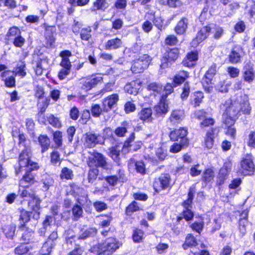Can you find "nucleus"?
<instances>
[{"label":"nucleus","mask_w":255,"mask_h":255,"mask_svg":"<svg viewBox=\"0 0 255 255\" xmlns=\"http://www.w3.org/2000/svg\"><path fill=\"white\" fill-rule=\"evenodd\" d=\"M207 113L204 109H200L194 112V118L200 121L199 128L202 130L208 129L204 138V145L208 149H211L215 143V137L218 136L220 132L219 127H213L216 123L215 120L212 117H206Z\"/></svg>","instance_id":"obj_1"},{"label":"nucleus","mask_w":255,"mask_h":255,"mask_svg":"<svg viewBox=\"0 0 255 255\" xmlns=\"http://www.w3.org/2000/svg\"><path fill=\"white\" fill-rule=\"evenodd\" d=\"M225 110L222 115L221 125L225 129V134L232 139L236 138L237 129L235 127L236 121L240 117L238 108L231 99L223 104Z\"/></svg>","instance_id":"obj_2"},{"label":"nucleus","mask_w":255,"mask_h":255,"mask_svg":"<svg viewBox=\"0 0 255 255\" xmlns=\"http://www.w3.org/2000/svg\"><path fill=\"white\" fill-rule=\"evenodd\" d=\"M19 196L21 198H29L27 206L30 211L33 213L32 218L38 220L40 218L41 203L42 199L36 194V191L33 187L29 186H23L22 189L19 190Z\"/></svg>","instance_id":"obj_3"},{"label":"nucleus","mask_w":255,"mask_h":255,"mask_svg":"<svg viewBox=\"0 0 255 255\" xmlns=\"http://www.w3.org/2000/svg\"><path fill=\"white\" fill-rule=\"evenodd\" d=\"M173 186L172 180L169 173H162L159 176L154 178L152 187L153 195H165V191L169 192Z\"/></svg>","instance_id":"obj_4"},{"label":"nucleus","mask_w":255,"mask_h":255,"mask_svg":"<svg viewBox=\"0 0 255 255\" xmlns=\"http://www.w3.org/2000/svg\"><path fill=\"white\" fill-rule=\"evenodd\" d=\"M146 90L149 92V96L152 99L157 101L162 97H168L172 94L171 86L170 83H167L165 85L162 84L152 82L146 85Z\"/></svg>","instance_id":"obj_5"},{"label":"nucleus","mask_w":255,"mask_h":255,"mask_svg":"<svg viewBox=\"0 0 255 255\" xmlns=\"http://www.w3.org/2000/svg\"><path fill=\"white\" fill-rule=\"evenodd\" d=\"M121 244L119 241L114 237L106 238L104 242L96 245V255H112L119 249Z\"/></svg>","instance_id":"obj_6"},{"label":"nucleus","mask_w":255,"mask_h":255,"mask_svg":"<svg viewBox=\"0 0 255 255\" xmlns=\"http://www.w3.org/2000/svg\"><path fill=\"white\" fill-rule=\"evenodd\" d=\"M180 48L177 47H167L160 58L161 69L168 68L181 58Z\"/></svg>","instance_id":"obj_7"},{"label":"nucleus","mask_w":255,"mask_h":255,"mask_svg":"<svg viewBox=\"0 0 255 255\" xmlns=\"http://www.w3.org/2000/svg\"><path fill=\"white\" fill-rule=\"evenodd\" d=\"M254 156L252 153H246L240 160L237 173L243 176H252L255 172Z\"/></svg>","instance_id":"obj_8"},{"label":"nucleus","mask_w":255,"mask_h":255,"mask_svg":"<svg viewBox=\"0 0 255 255\" xmlns=\"http://www.w3.org/2000/svg\"><path fill=\"white\" fill-rule=\"evenodd\" d=\"M59 56L61 58L59 65L62 68L59 71L57 77L60 80H63L70 73L72 64L70 58L72 56V53L70 50L65 49L59 52Z\"/></svg>","instance_id":"obj_9"},{"label":"nucleus","mask_w":255,"mask_h":255,"mask_svg":"<svg viewBox=\"0 0 255 255\" xmlns=\"http://www.w3.org/2000/svg\"><path fill=\"white\" fill-rule=\"evenodd\" d=\"M104 82V78L101 73H93L91 75L82 77L80 82V88L82 91L87 92L101 84Z\"/></svg>","instance_id":"obj_10"},{"label":"nucleus","mask_w":255,"mask_h":255,"mask_svg":"<svg viewBox=\"0 0 255 255\" xmlns=\"http://www.w3.org/2000/svg\"><path fill=\"white\" fill-rule=\"evenodd\" d=\"M89 153V155L86 159V164L88 167L108 169L109 163L104 154L96 151Z\"/></svg>","instance_id":"obj_11"},{"label":"nucleus","mask_w":255,"mask_h":255,"mask_svg":"<svg viewBox=\"0 0 255 255\" xmlns=\"http://www.w3.org/2000/svg\"><path fill=\"white\" fill-rule=\"evenodd\" d=\"M33 61L35 63L34 72L37 76H41L47 69L44 67V64H48L49 59L47 56L44 55L41 49L34 50L32 53Z\"/></svg>","instance_id":"obj_12"},{"label":"nucleus","mask_w":255,"mask_h":255,"mask_svg":"<svg viewBox=\"0 0 255 255\" xmlns=\"http://www.w3.org/2000/svg\"><path fill=\"white\" fill-rule=\"evenodd\" d=\"M152 60V58L148 54H143L132 61L130 70L133 74L142 73L148 68Z\"/></svg>","instance_id":"obj_13"},{"label":"nucleus","mask_w":255,"mask_h":255,"mask_svg":"<svg viewBox=\"0 0 255 255\" xmlns=\"http://www.w3.org/2000/svg\"><path fill=\"white\" fill-rule=\"evenodd\" d=\"M217 64L213 63L205 73L202 81V85L207 93H210L213 89V79L218 72Z\"/></svg>","instance_id":"obj_14"},{"label":"nucleus","mask_w":255,"mask_h":255,"mask_svg":"<svg viewBox=\"0 0 255 255\" xmlns=\"http://www.w3.org/2000/svg\"><path fill=\"white\" fill-rule=\"evenodd\" d=\"M6 36L8 40H11L12 44L16 48H22L26 42L25 38L22 36L21 30L16 26L9 27Z\"/></svg>","instance_id":"obj_15"},{"label":"nucleus","mask_w":255,"mask_h":255,"mask_svg":"<svg viewBox=\"0 0 255 255\" xmlns=\"http://www.w3.org/2000/svg\"><path fill=\"white\" fill-rule=\"evenodd\" d=\"M188 129L186 127H181L179 128H173L170 131L168 136L172 142H180L189 144V139L188 138Z\"/></svg>","instance_id":"obj_16"},{"label":"nucleus","mask_w":255,"mask_h":255,"mask_svg":"<svg viewBox=\"0 0 255 255\" xmlns=\"http://www.w3.org/2000/svg\"><path fill=\"white\" fill-rule=\"evenodd\" d=\"M40 169L39 164L25 167V172L20 179L21 183L27 184L25 186H29L32 187V185L37 182V171Z\"/></svg>","instance_id":"obj_17"},{"label":"nucleus","mask_w":255,"mask_h":255,"mask_svg":"<svg viewBox=\"0 0 255 255\" xmlns=\"http://www.w3.org/2000/svg\"><path fill=\"white\" fill-rule=\"evenodd\" d=\"M32 149H22L18 154L17 163L20 171L25 167L39 164L38 162L32 160Z\"/></svg>","instance_id":"obj_18"},{"label":"nucleus","mask_w":255,"mask_h":255,"mask_svg":"<svg viewBox=\"0 0 255 255\" xmlns=\"http://www.w3.org/2000/svg\"><path fill=\"white\" fill-rule=\"evenodd\" d=\"M168 97H162L157 100L158 102L153 106V115L155 118H163L169 111V100Z\"/></svg>","instance_id":"obj_19"},{"label":"nucleus","mask_w":255,"mask_h":255,"mask_svg":"<svg viewBox=\"0 0 255 255\" xmlns=\"http://www.w3.org/2000/svg\"><path fill=\"white\" fill-rule=\"evenodd\" d=\"M212 23H208L206 25L200 27L196 33L195 37L192 39V42L197 46L200 43L208 39L212 33Z\"/></svg>","instance_id":"obj_20"},{"label":"nucleus","mask_w":255,"mask_h":255,"mask_svg":"<svg viewBox=\"0 0 255 255\" xmlns=\"http://www.w3.org/2000/svg\"><path fill=\"white\" fill-rule=\"evenodd\" d=\"M104 179L109 186L112 187L116 186L118 182L124 183L128 180L125 171L122 168L117 170L116 175L106 176Z\"/></svg>","instance_id":"obj_21"},{"label":"nucleus","mask_w":255,"mask_h":255,"mask_svg":"<svg viewBox=\"0 0 255 255\" xmlns=\"http://www.w3.org/2000/svg\"><path fill=\"white\" fill-rule=\"evenodd\" d=\"M199 58V52L197 50H191L187 52L183 58L181 64L185 67L192 69L197 65Z\"/></svg>","instance_id":"obj_22"},{"label":"nucleus","mask_w":255,"mask_h":255,"mask_svg":"<svg viewBox=\"0 0 255 255\" xmlns=\"http://www.w3.org/2000/svg\"><path fill=\"white\" fill-rule=\"evenodd\" d=\"M12 136L17 138V144L20 147H23V149H32L31 140L27 137V135L20 129H16L12 131Z\"/></svg>","instance_id":"obj_23"},{"label":"nucleus","mask_w":255,"mask_h":255,"mask_svg":"<svg viewBox=\"0 0 255 255\" xmlns=\"http://www.w3.org/2000/svg\"><path fill=\"white\" fill-rule=\"evenodd\" d=\"M72 31L75 35L80 34V37L83 41H88L92 38L91 27L87 26L80 30V24L78 21L75 22L73 24Z\"/></svg>","instance_id":"obj_24"},{"label":"nucleus","mask_w":255,"mask_h":255,"mask_svg":"<svg viewBox=\"0 0 255 255\" xmlns=\"http://www.w3.org/2000/svg\"><path fill=\"white\" fill-rule=\"evenodd\" d=\"M244 53V48L242 45L240 44L234 45L228 56L229 62L232 64L240 63Z\"/></svg>","instance_id":"obj_25"},{"label":"nucleus","mask_w":255,"mask_h":255,"mask_svg":"<svg viewBox=\"0 0 255 255\" xmlns=\"http://www.w3.org/2000/svg\"><path fill=\"white\" fill-rule=\"evenodd\" d=\"M189 77V72L184 70H180L175 74L172 78V83H170L172 93L174 92V88L184 84Z\"/></svg>","instance_id":"obj_26"},{"label":"nucleus","mask_w":255,"mask_h":255,"mask_svg":"<svg viewBox=\"0 0 255 255\" xmlns=\"http://www.w3.org/2000/svg\"><path fill=\"white\" fill-rule=\"evenodd\" d=\"M185 117V110L181 108L173 109L168 118L167 121L172 125L181 124Z\"/></svg>","instance_id":"obj_27"},{"label":"nucleus","mask_w":255,"mask_h":255,"mask_svg":"<svg viewBox=\"0 0 255 255\" xmlns=\"http://www.w3.org/2000/svg\"><path fill=\"white\" fill-rule=\"evenodd\" d=\"M242 79L248 83H252L255 79V70L254 64L248 61L243 67Z\"/></svg>","instance_id":"obj_28"},{"label":"nucleus","mask_w":255,"mask_h":255,"mask_svg":"<svg viewBox=\"0 0 255 255\" xmlns=\"http://www.w3.org/2000/svg\"><path fill=\"white\" fill-rule=\"evenodd\" d=\"M100 135L91 132H86L83 136V142L86 148H92L96 145L102 144L99 140Z\"/></svg>","instance_id":"obj_29"},{"label":"nucleus","mask_w":255,"mask_h":255,"mask_svg":"<svg viewBox=\"0 0 255 255\" xmlns=\"http://www.w3.org/2000/svg\"><path fill=\"white\" fill-rule=\"evenodd\" d=\"M119 100V96L117 93L112 94L105 97L102 102V106L104 108V113L110 112L115 105L117 104Z\"/></svg>","instance_id":"obj_30"},{"label":"nucleus","mask_w":255,"mask_h":255,"mask_svg":"<svg viewBox=\"0 0 255 255\" xmlns=\"http://www.w3.org/2000/svg\"><path fill=\"white\" fill-rule=\"evenodd\" d=\"M18 230L22 232L20 237V240L22 242L27 244L33 242L35 235V226L33 228L32 227L27 226L24 228H18Z\"/></svg>","instance_id":"obj_31"},{"label":"nucleus","mask_w":255,"mask_h":255,"mask_svg":"<svg viewBox=\"0 0 255 255\" xmlns=\"http://www.w3.org/2000/svg\"><path fill=\"white\" fill-rule=\"evenodd\" d=\"M145 16L151 21L154 25L158 30L161 31L164 28V19L161 16H157L156 14V12L154 11H150L147 12L145 14Z\"/></svg>","instance_id":"obj_32"},{"label":"nucleus","mask_w":255,"mask_h":255,"mask_svg":"<svg viewBox=\"0 0 255 255\" xmlns=\"http://www.w3.org/2000/svg\"><path fill=\"white\" fill-rule=\"evenodd\" d=\"M153 114L151 107L142 108L137 113V117L138 120L143 123H150L153 120Z\"/></svg>","instance_id":"obj_33"},{"label":"nucleus","mask_w":255,"mask_h":255,"mask_svg":"<svg viewBox=\"0 0 255 255\" xmlns=\"http://www.w3.org/2000/svg\"><path fill=\"white\" fill-rule=\"evenodd\" d=\"M249 210L245 209L243 210L240 214V218L239 219V230L240 236L242 237L246 233V227L248 222Z\"/></svg>","instance_id":"obj_34"},{"label":"nucleus","mask_w":255,"mask_h":255,"mask_svg":"<svg viewBox=\"0 0 255 255\" xmlns=\"http://www.w3.org/2000/svg\"><path fill=\"white\" fill-rule=\"evenodd\" d=\"M123 42L122 40L116 37L108 39L104 44V49L106 50H115L120 49L123 47Z\"/></svg>","instance_id":"obj_35"},{"label":"nucleus","mask_w":255,"mask_h":255,"mask_svg":"<svg viewBox=\"0 0 255 255\" xmlns=\"http://www.w3.org/2000/svg\"><path fill=\"white\" fill-rule=\"evenodd\" d=\"M33 213L30 211H27L24 209H21L19 211V215L18 221L19 224L18 228H24L28 226V223L30 221L31 215L32 216Z\"/></svg>","instance_id":"obj_36"},{"label":"nucleus","mask_w":255,"mask_h":255,"mask_svg":"<svg viewBox=\"0 0 255 255\" xmlns=\"http://www.w3.org/2000/svg\"><path fill=\"white\" fill-rule=\"evenodd\" d=\"M50 99L49 97H45L44 100L42 101V104L38 108L37 113V120L39 123L45 124L46 119L44 113L47 109L50 104Z\"/></svg>","instance_id":"obj_37"},{"label":"nucleus","mask_w":255,"mask_h":255,"mask_svg":"<svg viewBox=\"0 0 255 255\" xmlns=\"http://www.w3.org/2000/svg\"><path fill=\"white\" fill-rule=\"evenodd\" d=\"M188 25L187 17H182L174 27V31L178 35H183L186 33Z\"/></svg>","instance_id":"obj_38"},{"label":"nucleus","mask_w":255,"mask_h":255,"mask_svg":"<svg viewBox=\"0 0 255 255\" xmlns=\"http://www.w3.org/2000/svg\"><path fill=\"white\" fill-rule=\"evenodd\" d=\"M239 104L238 111L240 116L241 115L248 116L251 114L252 108L248 97L241 100Z\"/></svg>","instance_id":"obj_39"},{"label":"nucleus","mask_w":255,"mask_h":255,"mask_svg":"<svg viewBox=\"0 0 255 255\" xmlns=\"http://www.w3.org/2000/svg\"><path fill=\"white\" fill-rule=\"evenodd\" d=\"M37 141L41 147L40 151L42 153L45 152L50 148V139L47 134H39L37 137Z\"/></svg>","instance_id":"obj_40"},{"label":"nucleus","mask_w":255,"mask_h":255,"mask_svg":"<svg viewBox=\"0 0 255 255\" xmlns=\"http://www.w3.org/2000/svg\"><path fill=\"white\" fill-rule=\"evenodd\" d=\"M198 245V241L196 237L192 234L189 233L186 236L182 248L184 250H187L190 248H195Z\"/></svg>","instance_id":"obj_41"},{"label":"nucleus","mask_w":255,"mask_h":255,"mask_svg":"<svg viewBox=\"0 0 255 255\" xmlns=\"http://www.w3.org/2000/svg\"><path fill=\"white\" fill-rule=\"evenodd\" d=\"M146 237L144 231L138 227L133 228L131 239L133 243L136 244L143 242Z\"/></svg>","instance_id":"obj_42"},{"label":"nucleus","mask_w":255,"mask_h":255,"mask_svg":"<svg viewBox=\"0 0 255 255\" xmlns=\"http://www.w3.org/2000/svg\"><path fill=\"white\" fill-rule=\"evenodd\" d=\"M129 166H134L136 172L144 175L146 173V168L144 162L142 160H136L134 158H130L128 163Z\"/></svg>","instance_id":"obj_43"},{"label":"nucleus","mask_w":255,"mask_h":255,"mask_svg":"<svg viewBox=\"0 0 255 255\" xmlns=\"http://www.w3.org/2000/svg\"><path fill=\"white\" fill-rule=\"evenodd\" d=\"M26 62L23 60H19L16 66L14 68L12 73L15 76L22 78L26 75Z\"/></svg>","instance_id":"obj_44"},{"label":"nucleus","mask_w":255,"mask_h":255,"mask_svg":"<svg viewBox=\"0 0 255 255\" xmlns=\"http://www.w3.org/2000/svg\"><path fill=\"white\" fill-rule=\"evenodd\" d=\"M204 98V94L203 92L197 91L194 92L190 99V104L193 107L196 108L199 107L202 103Z\"/></svg>","instance_id":"obj_45"},{"label":"nucleus","mask_w":255,"mask_h":255,"mask_svg":"<svg viewBox=\"0 0 255 255\" xmlns=\"http://www.w3.org/2000/svg\"><path fill=\"white\" fill-rule=\"evenodd\" d=\"M9 72V70L3 71L1 73L0 76L1 78V80L4 82L5 87L7 88H13L16 86L15 76L13 75L6 78V75Z\"/></svg>","instance_id":"obj_46"},{"label":"nucleus","mask_w":255,"mask_h":255,"mask_svg":"<svg viewBox=\"0 0 255 255\" xmlns=\"http://www.w3.org/2000/svg\"><path fill=\"white\" fill-rule=\"evenodd\" d=\"M197 218L198 220L191 224L189 227L193 232L200 235L204 227V220L202 216H198Z\"/></svg>","instance_id":"obj_47"},{"label":"nucleus","mask_w":255,"mask_h":255,"mask_svg":"<svg viewBox=\"0 0 255 255\" xmlns=\"http://www.w3.org/2000/svg\"><path fill=\"white\" fill-rule=\"evenodd\" d=\"M100 170L97 168L89 167L88 171L87 180L89 183L93 184L98 179L101 180L102 179L99 178Z\"/></svg>","instance_id":"obj_48"},{"label":"nucleus","mask_w":255,"mask_h":255,"mask_svg":"<svg viewBox=\"0 0 255 255\" xmlns=\"http://www.w3.org/2000/svg\"><path fill=\"white\" fill-rule=\"evenodd\" d=\"M98 218L100 219L99 227L103 229L110 226L113 220L112 213L101 214L98 216Z\"/></svg>","instance_id":"obj_49"},{"label":"nucleus","mask_w":255,"mask_h":255,"mask_svg":"<svg viewBox=\"0 0 255 255\" xmlns=\"http://www.w3.org/2000/svg\"><path fill=\"white\" fill-rule=\"evenodd\" d=\"M27 244L22 242L19 243L14 249L13 253L15 255H28L32 254L30 252V248Z\"/></svg>","instance_id":"obj_50"},{"label":"nucleus","mask_w":255,"mask_h":255,"mask_svg":"<svg viewBox=\"0 0 255 255\" xmlns=\"http://www.w3.org/2000/svg\"><path fill=\"white\" fill-rule=\"evenodd\" d=\"M142 210L139 204L135 200L132 201L125 208V214L128 217H131L134 212Z\"/></svg>","instance_id":"obj_51"},{"label":"nucleus","mask_w":255,"mask_h":255,"mask_svg":"<svg viewBox=\"0 0 255 255\" xmlns=\"http://www.w3.org/2000/svg\"><path fill=\"white\" fill-rule=\"evenodd\" d=\"M120 154L121 151L118 148V145H117L109 148L108 155L113 159L114 162L117 163L118 165L120 164Z\"/></svg>","instance_id":"obj_52"},{"label":"nucleus","mask_w":255,"mask_h":255,"mask_svg":"<svg viewBox=\"0 0 255 255\" xmlns=\"http://www.w3.org/2000/svg\"><path fill=\"white\" fill-rule=\"evenodd\" d=\"M215 177V172L211 167H208L204 169L201 180L205 184L212 182Z\"/></svg>","instance_id":"obj_53"},{"label":"nucleus","mask_w":255,"mask_h":255,"mask_svg":"<svg viewBox=\"0 0 255 255\" xmlns=\"http://www.w3.org/2000/svg\"><path fill=\"white\" fill-rule=\"evenodd\" d=\"M49 27H50L46 29L45 33V47L47 48L53 47L56 41V38L54 35V33L49 29Z\"/></svg>","instance_id":"obj_54"},{"label":"nucleus","mask_w":255,"mask_h":255,"mask_svg":"<svg viewBox=\"0 0 255 255\" xmlns=\"http://www.w3.org/2000/svg\"><path fill=\"white\" fill-rule=\"evenodd\" d=\"M181 205L184 208L180 215H182L184 219L187 222L192 221L194 217V212L192 210V206H187L186 205L182 204Z\"/></svg>","instance_id":"obj_55"},{"label":"nucleus","mask_w":255,"mask_h":255,"mask_svg":"<svg viewBox=\"0 0 255 255\" xmlns=\"http://www.w3.org/2000/svg\"><path fill=\"white\" fill-rule=\"evenodd\" d=\"M247 2L251 4L245 5V14L248 16L249 19H251L255 17V0H248Z\"/></svg>","instance_id":"obj_56"},{"label":"nucleus","mask_w":255,"mask_h":255,"mask_svg":"<svg viewBox=\"0 0 255 255\" xmlns=\"http://www.w3.org/2000/svg\"><path fill=\"white\" fill-rule=\"evenodd\" d=\"M128 123L127 121L123 122L120 126L117 127L115 130V135L118 137H124L128 132Z\"/></svg>","instance_id":"obj_57"},{"label":"nucleus","mask_w":255,"mask_h":255,"mask_svg":"<svg viewBox=\"0 0 255 255\" xmlns=\"http://www.w3.org/2000/svg\"><path fill=\"white\" fill-rule=\"evenodd\" d=\"M164 43L167 47H176L179 44V39L177 35L170 34L165 36Z\"/></svg>","instance_id":"obj_58"},{"label":"nucleus","mask_w":255,"mask_h":255,"mask_svg":"<svg viewBox=\"0 0 255 255\" xmlns=\"http://www.w3.org/2000/svg\"><path fill=\"white\" fill-rule=\"evenodd\" d=\"M5 237L9 240H13L15 235L16 227L13 225H5L2 228Z\"/></svg>","instance_id":"obj_59"},{"label":"nucleus","mask_w":255,"mask_h":255,"mask_svg":"<svg viewBox=\"0 0 255 255\" xmlns=\"http://www.w3.org/2000/svg\"><path fill=\"white\" fill-rule=\"evenodd\" d=\"M53 140L57 148L61 147L63 145V132L62 131L57 130H52Z\"/></svg>","instance_id":"obj_60"},{"label":"nucleus","mask_w":255,"mask_h":255,"mask_svg":"<svg viewBox=\"0 0 255 255\" xmlns=\"http://www.w3.org/2000/svg\"><path fill=\"white\" fill-rule=\"evenodd\" d=\"M73 221H78L83 216V209L82 207L77 204H74L71 209Z\"/></svg>","instance_id":"obj_61"},{"label":"nucleus","mask_w":255,"mask_h":255,"mask_svg":"<svg viewBox=\"0 0 255 255\" xmlns=\"http://www.w3.org/2000/svg\"><path fill=\"white\" fill-rule=\"evenodd\" d=\"M106 0H95L90 8L92 12H97L98 10H104L106 8Z\"/></svg>","instance_id":"obj_62"},{"label":"nucleus","mask_w":255,"mask_h":255,"mask_svg":"<svg viewBox=\"0 0 255 255\" xmlns=\"http://www.w3.org/2000/svg\"><path fill=\"white\" fill-rule=\"evenodd\" d=\"M57 238L58 234L57 232H52L48 236L46 241L44 243L43 248L48 247L47 249V251L48 249L51 250L55 246V244L53 242L56 240Z\"/></svg>","instance_id":"obj_63"},{"label":"nucleus","mask_w":255,"mask_h":255,"mask_svg":"<svg viewBox=\"0 0 255 255\" xmlns=\"http://www.w3.org/2000/svg\"><path fill=\"white\" fill-rule=\"evenodd\" d=\"M247 146L251 149H255V130H251L246 139Z\"/></svg>","instance_id":"obj_64"}]
</instances>
